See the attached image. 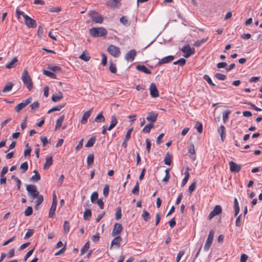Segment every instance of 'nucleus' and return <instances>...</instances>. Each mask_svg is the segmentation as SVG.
<instances>
[{
    "instance_id": "f257e3e1",
    "label": "nucleus",
    "mask_w": 262,
    "mask_h": 262,
    "mask_svg": "<svg viewBox=\"0 0 262 262\" xmlns=\"http://www.w3.org/2000/svg\"><path fill=\"white\" fill-rule=\"evenodd\" d=\"M90 35L94 37H101L107 34V30L102 27L92 28L89 31Z\"/></svg>"
},
{
    "instance_id": "f03ea898",
    "label": "nucleus",
    "mask_w": 262,
    "mask_h": 262,
    "mask_svg": "<svg viewBox=\"0 0 262 262\" xmlns=\"http://www.w3.org/2000/svg\"><path fill=\"white\" fill-rule=\"evenodd\" d=\"M22 80L29 90H31L32 89L33 83L32 79L30 78L27 69H25L24 70L22 75Z\"/></svg>"
},
{
    "instance_id": "7ed1b4c3",
    "label": "nucleus",
    "mask_w": 262,
    "mask_h": 262,
    "mask_svg": "<svg viewBox=\"0 0 262 262\" xmlns=\"http://www.w3.org/2000/svg\"><path fill=\"white\" fill-rule=\"evenodd\" d=\"M26 190L28 191L29 195L31 198L32 202L36 196H38L39 192L37 189V187L35 185L30 184L26 187Z\"/></svg>"
},
{
    "instance_id": "20e7f679",
    "label": "nucleus",
    "mask_w": 262,
    "mask_h": 262,
    "mask_svg": "<svg viewBox=\"0 0 262 262\" xmlns=\"http://www.w3.org/2000/svg\"><path fill=\"white\" fill-rule=\"evenodd\" d=\"M214 234V231L213 230H211L209 232L206 243L204 247V251H208L210 249L213 240Z\"/></svg>"
},
{
    "instance_id": "39448f33",
    "label": "nucleus",
    "mask_w": 262,
    "mask_h": 262,
    "mask_svg": "<svg viewBox=\"0 0 262 262\" xmlns=\"http://www.w3.org/2000/svg\"><path fill=\"white\" fill-rule=\"evenodd\" d=\"M181 51L185 53L184 57L188 58L195 53L194 48H191L189 44H187L183 47L181 49Z\"/></svg>"
},
{
    "instance_id": "423d86ee",
    "label": "nucleus",
    "mask_w": 262,
    "mask_h": 262,
    "mask_svg": "<svg viewBox=\"0 0 262 262\" xmlns=\"http://www.w3.org/2000/svg\"><path fill=\"white\" fill-rule=\"evenodd\" d=\"M107 51L111 55L115 57H119L120 54V50L119 48L114 45H110L107 48Z\"/></svg>"
},
{
    "instance_id": "0eeeda50",
    "label": "nucleus",
    "mask_w": 262,
    "mask_h": 262,
    "mask_svg": "<svg viewBox=\"0 0 262 262\" xmlns=\"http://www.w3.org/2000/svg\"><path fill=\"white\" fill-rule=\"evenodd\" d=\"M24 20L25 25L29 28H34L37 26L36 21L28 15L25 16Z\"/></svg>"
},
{
    "instance_id": "6e6552de",
    "label": "nucleus",
    "mask_w": 262,
    "mask_h": 262,
    "mask_svg": "<svg viewBox=\"0 0 262 262\" xmlns=\"http://www.w3.org/2000/svg\"><path fill=\"white\" fill-rule=\"evenodd\" d=\"M32 100V97H30L28 98L27 99L23 100L21 103H19L15 107V111L16 112H20L23 108H25L28 104L31 103Z\"/></svg>"
},
{
    "instance_id": "1a4fd4ad",
    "label": "nucleus",
    "mask_w": 262,
    "mask_h": 262,
    "mask_svg": "<svg viewBox=\"0 0 262 262\" xmlns=\"http://www.w3.org/2000/svg\"><path fill=\"white\" fill-rule=\"evenodd\" d=\"M222 211V207L220 205H216L213 210L209 213L208 219L211 220L214 216L220 214Z\"/></svg>"
},
{
    "instance_id": "9d476101",
    "label": "nucleus",
    "mask_w": 262,
    "mask_h": 262,
    "mask_svg": "<svg viewBox=\"0 0 262 262\" xmlns=\"http://www.w3.org/2000/svg\"><path fill=\"white\" fill-rule=\"evenodd\" d=\"M229 164L230 166V170L232 172L236 173L241 170V165L237 164L233 161H230Z\"/></svg>"
},
{
    "instance_id": "9b49d317",
    "label": "nucleus",
    "mask_w": 262,
    "mask_h": 262,
    "mask_svg": "<svg viewBox=\"0 0 262 262\" xmlns=\"http://www.w3.org/2000/svg\"><path fill=\"white\" fill-rule=\"evenodd\" d=\"M123 230V227L121 224L115 223L112 232V235L115 236L119 234Z\"/></svg>"
},
{
    "instance_id": "f8f14e48",
    "label": "nucleus",
    "mask_w": 262,
    "mask_h": 262,
    "mask_svg": "<svg viewBox=\"0 0 262 262\" xmlns=\"http://www.w3.org/2000/svg\"><path fill=\"white\" fill-rule=\"evenodd\" d=\"M150 94L152 98L158 97L159 95V91L157 88L156 85L154 83H151L149 88Z\"/></svg>"
},
{
    "instance_id": "ddd939ff",
    "label": "nucleus",
    "mask_w": 262,
    "mask_h": 262,
    "mask_svg": "<svg viewBox=\"0 0 262 262\" xmlns=\"http://www.w3.org/2000/svg\"><path fill=\"white\" fill-rule=\"evenodd\" d=\"M136 54L137 52L136 50L132 49L126 54L125 59L128 61H132L134 60Z\"/></svg>"
},
{
    "instance_id": "4468645a",
    "label": "nucleus",
    "mask_w": 262,
    "mask_h": 262,
    "mask_svg": "<svg viewBox=\"0 0 262 262\" xmlns=\"http://www.w3.org/2000/svg\"><path fill=\"white\" fill-rule=\"evenodd\" d=\"M158 114L154 112H150L148 113L146 117V120L151 123L155 122L158 118Z\"/></svg>"
},
{
    "instance_id": "2eb2a0df",
    "label": "nucleus",
    "mask_w": 262,
    "mask_h": 262,
    "mask_svg": "<svg viewBox=\"0 0 262 262\" xmlns=\"http://www.w3.org/2000/svg\"><path fill=\"white\" fill-rule=\"evenodd\" d=\"M174 58V56L172 55H169L163 57L160 59L157 63L158 66H161L164 63H167L172 61Z\"/></svg>"
},
{
    "instance_id": "dca6fc26",
    "label": "nucleus",
    "mask_w": 262,
    "mask_h": 262,
    "mask_svg": "<svg viewBox=\"0 0 262 262\" xmlns=\"http://www.w3.org/2000/svg\"><path fill=\"white\" fill-rule=\"evenodd\" d=\"M92 110L93 108L84 113L82 117V119L81 120V124H85L87 122L88 118L91 116Z\"/></svg>"
},
{
    "instance_id": "f3484780",
    "label": "nucleus",
    "mask_w": 262,
    "mask_h": 262,
    "mask_svg": "<svg viewBox=\"0 0 262 262\" xmlns=\"http://www.w3.org/2000/svg\"><path fill=\"white\" fill-rule=\"evenodd\" d=\"M118 121L117 117L115 115H113L111 116V121L110 126L108 127V130H112L117 124Z\"/></svg>"
},
{
    "instance_id": "a211bd4d",
    "label": "nucleus",
    "mask_w": 262,
    "mask_h": 262,
    "mask_svg": "<svg viewBox=\"0 0 262 262\" xmlns=\"http://www.w3.org/2000/svg\"><path fill=\"white\" fill-rule=\"evenodd\" d=\"M91 18L93 21L96 23L101 24L103 22V18L101 15H98L95 13L94 15L91 16Z\"/></svg>"
},
{
    "instance_id": "6ab92c4d",
    "label": "nucleus",
    "mask_w": 262,
    "mask_h": 262,
    "mask_svg": "<svg viewBox=\"0 0 262 262\" xmlns=\"http://www.w3.org/2000/svg\"><path fill=\"white\" fill-rule=\"evenodd\" d=\"M136 69L140 72H142L147 74H150L151 71L148 70L145 66L138 64L136 66Z\"/></svg>"
},
{
    "instance_id": "aec40b11",
    "label": "nucleus",
    "mask_w": 262,
    "mask_h": 262,
    "mask_svg": "<svg viewBox=\"0 0 262 262\" xmlns=\"http://www.w3.org/2000/svg\"><path fill=\"white\" fill-rule=\"evenodd\" d=\"M56 203L55 202L52 203L51 207L50 209L49 212V217L50 218H53L55 214V210L57 207Z\"/></svg>"
},
{
    "instance_id": "412c9836",
    "label": "nucleus",
    "mask_w": 262,
    "mask_h": 262,
    "mask_svg": "<svg viewBox=\"0 0 262 262\" xmlns=\"http://www.w3.org/2000/svg\"><path fill=\"white\" fill-rule=\"evenodd\" d=\"M122 241V238L120 236H117L115 237L111 242V248L112 247L113 245L117 246V248H119L120 245V242Z\"/></svg>"
},
{
    "instance_id": "4be33fe9",
    "label": "nucleus",
    "mask_w": 262,
    "mask_h": 262,
    "mask_svg": "<svg viewBox=\"0 0 262 262\" xmlns=\"http://www.w3.org/2000/svg\"><path fill=\"white\" fill-rule=\"evenodd\" d=\"M218 133L220 134L221 140L223 141L226 137L225 127L221 125L218 129Z\"/></svg>"
},
{
    "instance_id": "5701e85b",
    "label": "nucleus",
    "mask_w": 262,
    "mask_h": 262,
    "mask_svg": "<svg viewBox=\"0 0 262 262\" xmlns=\"http://www.w3.org/2000/svg\"><path fill=\"white\" fill-rule=\"evenodd\" d=\"M34 175L31 177L30 180L32 182H37L40 180V176L37 170L33 171Z\"/></svg>"
},
{
    "instance_id": "b1692460",
    "label": "nucleus",
    "mask_w": 262,
    "mask_h": 262,
    "mask_svg": "<svg viewBox=\"0 0 262 262\" xmlns=\"http://www.w3.org/2000/svg\"><path fill=\"white\" fill-rule=\"evenodd\" d=\"M53 163L52 157H49L46 159V163L44 165L43 168L45 169H48Z\"/></svg>"
},
{
    "instance_id": "393cba45",
    "label": "nucleus",
    "mask_w": 262,
    "mask_h": 262,
    "mask_svg": "<svg viewBox=\"0 0 262 262\" xmlns=\"http://www.w3.org/2000/svg\"><path fill=\"white\" fill-rule=\"evenodd\" d=\"M18 62L17 57H15L13 58L12 60L6 64V67L7 69H11L15 67V63Z\"/></svg>"
},
{
    "instance_id": "a878e982",
    "label": "nucleus",
    "mask_w": 262,
    "mask_h": 262,
    "mask_svg": "<svg viewBox=\"0 0 262 262\" xmlns=\"http://www.w3.org/2000/svg\"><path fill=\"white\" fill-rule=\"evenodd\" d=\"M64 116L62 115L57 120L56 123V126H55L56 130L58 129L61 126V125L64 120Z\"/></svg>"
},
{
    "instance_id": "bb28decb",
    "label": "nucleus",
    "mask_w": 262,
    "mask_h": 262,
    "mask_svg": "<svg viewBox=\"0 0 262 262\" xmlns=\"http://www.w3.org/2000/svg\"><path fill=\"white\" fill-rule=\"evenodd\" d=\"M92 216V212L91 209H86L84 212L83 218L86 221H89Z\"/></svg>"
},
{
    "instance_id": "cd10ccee",
    "label": "nucleus",
    "mask_w": 262,
    "mask_h": 262,
    "mask_svg": "<svg viewBox=\"0 0 262 262\" xmlns=\"http://www.w3.org/2000/svg\"><path fill=\"white\" fill-rule=\"evenodd\" d=\"M154 125L153 123H149L146 125L142 129V132L144 133H149L150 129L153 128Z\"/></svg>"
},
{
    "instance_id": "c85d7f7f",
    "label": "nucleus",
    "mask_w": 262,
    "mask_h": 262,
    "mask_svg": "<svg viewBox=\"0 0 262 262\" xmlns=\"http://www.w3.org/2000/svg\"><path fill=\"white\" fill-rule=\"evenodd\" d=\"M63 98L62 94L59 92L57 95H53L52 96V100L53 102H57Z\"/></svg>"
},
{
    "instance_id": "c756f323",
    "label": "nucleus",
    "mask_w": 262,
    "mask_h": 262,
    "mask_svg": "<svg viewBox=\"0 0 262 262\" xmlns=\"http://www.w3.org/2000/svg\"><path fill=\"white\" fill-rule=\"evenodd\" d=\"M105 118L103 116L102 112H100L96 117L95 121L96 122H103L105 121Z\"/></svg>"
},
{
    "instance_id": "7c9ffc66",
    "label": "nucleus",
    "mask_w": 262,
    "mask_h": 262,
    "mask_svg": "<svg viewBox=\"0 0 262 262\" xmlns=\"http://www.w3.org/2000/svg\"><path fill=\"white\" fill-rule=\"evenodd\" d=\"M36 200L35 201V208H36L37 206L40 205L43 200V197L42 195L39 194V193L38 194L37 196H36Z\"/></svg>"
},
{
    "instance_id": "2f4dec72",
    "label": "nucleus",
    "mask_w": 262,
    "mask_h": 262,
    "mask_svg": "<svg viewBox=\"0 0 262 262\" xmlns=\"http://www.w3.org/2000/svg\"><path fill=\"white\" fill-rule=\"evenodd\" d=\"M65 105L66 103H63L62 104L58 105L55 107H53L48 111V113H50L54 111H59L61 108H62L65 106Z\"/></svg>"
},
{
    "instance_id": "473e14b6",
    "label": "nucleus",
    "mask_w": 262,
    "mask_h": 262,
    "mask_svg": "<svg viewBox=\"0 0 262 262\" xmlns=\"http://www.w3.org/2000/svg\"><path fill=\"white\" fill-rule=\"evenodd\" d=\"M79 57L85 61H88L91 59L90 56L88 53H86L85 51L83 52Z\"/></svg>"
},
{
    "instance_id": "72a5a7b5",
    "label": "nucleus",
    "mask_w": 262,
    "mask_h": 262,
    "mask_svg": "<svg viewBox=\"0 0 262 262\" xmlns=\"http://www.w3.org/2000/svg\"><path fill=\"white\" fill-rule=\"evenodd\" d=\"M96 141V137H93L89 139L86 144H85V146L86 147H90L94 145V143Z\"/></svg>"
},
{
    "instance_id": "f704fd0d",
    "label": "nucleus",
    "mask_w": 262,
    "mask_h": 262,
    "mask_svg": "<svg viewBox=\"0 0 262 262\" xmlns=\"http://www.w3.org/2000/svg\"><path fill=\"white\" fill-rule=\"evenodd\" d=\"M43 74L49 77H51L53 79H56V75L53 72L44 70L43 71Z\"/></svg>"
},
{
    "instance_id": "c9c22d12",
    "label": "nucleus",
    "mask_w": 262,
    "mask_h": 262,
    "mask_svg": "<svg viewBox=\"0 0 262 262\" xmlns=\"http://www.w3.org/2000/svg\"><path fill=\"white\" fill-rule=\"evenodd\" d=\"M94 156L93 154H89L87 157V164L88 166L91 165L94 163Z\"/></svg>"
},
{
    "instance_id": "e433bc0d",
    "label": "nucleus",
    "mask_w": 262,
    "mask_h": 262,
    "mask_svg": "<svg viewBox=\"0 0 262 262\" xmlns=\"http://www.w3.org/2000/svg\"><path fill=\"white\" fill-rule=\"evenodd\" d=\"M171 163V158L169 152H167L164 159V163L167 165H170Z\"/></svg>"
},
{
    "instance_id": "4c0bfd02",
    "label": "nucleus",
    "mask_w": 262,
    "mask_h": 262,
    "mask_svg": "<svg viewBox=\"0 0 262 262\" xmlns=\"http://www.w3.org/2000/svg\"><path fill=\"white\" fill-rule=\"evenodd\" d=\"M90 247L89 241L87 242L82 247L80 251V254L83 255L89 249Z\"/></svg>"
},
{
    "instance_id": "58836bf2",
    "label": "nucleus",
    "mask_w": 262,
    "mask_h": 262,
    "mask_svg": "<svg viewBox=\"0 0 262 262\" xmlns=\"http://www.w3.org/2000/svg\"><path fill=\"white\" fill-rule=\"evenodd\" d=\"M194 128L197 129L199 133L201 134L203 132V125L201 122L199 121L196 122Z\"/></svg>"
},
{
    "instance_id": "ea45409f",
    "label": "nucleus",
    "mask_w": 262,
    "mask_h": 262,
    "mask_svg": "<svg viewBox=\"0 0 262 262\" xmlns=\"http://www.w3.org/2000/svg\"><path fill=\"white\" fill-rule=\"evenodd\" d=\"M70 230V223L68 221H65L63 224V231L64 234H67Z\"/></svg>"
},
{
    "instance_id": "a19ab883",
    "label": "nucleus",
    "mask_w": 262,
    "mask_h": 262,
    "mask_svg": "<svg viewBox=\"0 0 262 262\" xmlns=\"http://www.w3.org/2000/svg\"><path fill=\"white\" fill-rule=\"evenodd\" d=\"M142 217L143 219V220L146 222H147L150 218L149 213L145 210H144L143 211Z\"/></svg>"
},
{
    "instance_id": "79ce46f5",
    "label": "nucleus",
    "mask_w": 262,
    "mask_h": 262,
    "mask_svg": "<svg viewBox=\"0 0 262 262\" xmlns=\"http://www.w3.org/2000/svg\"><path fill=\"white\" fill-rule=\"evenodd\" d=\"M98 194L97 192L95 191V192H93V193L92 194V195L91 196V202L94 204L96 203V201L98 200Z\"/></svg>"
},
{
    "instance_id": "37998d69",
    "label": "nucleus",
    "mask_w": 262,
    "mask_h": 262,
    "mask_svg": "<svg viewBox=\"0 0 262 262\" xmlns=\"http://www.w3.org/2000/svg\"><path fill=\"white\" fill-rule=\"evenodd\" d=\"M186 62V60L185 59H184L183 58H181L179 59V60L173 62V64H175V65L179 64L180 66H183L185 64Z\"/></svg>"
},
{
    "instance_id": "c03bdc74",
    "label": "nucleus",
    "mask_w": 262,
    "mask_h": 262,
    "mask_svg": "<svg viewBox=\"0 0 262 262\" xmlns=\"http://www.w3.org/2000/svg\"><path fill=\"white\" fill-rule=\"evenodd\" d=\"M13 84L11 82L7 83L4 87V88L3 89V92L5 93V92H7L11 91L13 87Z\"/></svg>"
},
{
    "instance_id": "a18cd8bd",
    "label": "nucleus",
    "mask_w": 262,
    "mask_h": 262,
    "mask_svg": "<svg viewBox=\"0 0 262 262\" xmlns=\"http://www.w3.org/2000/svg\"><path fill=\"white\" fill-rule=\"evenodd\" d=\"M203 78L210 85H211L212 86H216V85L214 83H213V82L212 81L211 79L210 78V77L208 75H204V76H203Z\"/></svg>"
},
{
    "instance_id": "49530a36",
    "label": "nucleus",
    "mask_w": 262,
    "mask_h": 262,
    "mask_svg": "<svg viewBox=\"0 0 262 262\" xmlns=\"http://www.w3.org/2000/svg\"><path fill=\"white\" fill-rule=\"evenodd\" d=\"M132 193L135 195H138L139 193V182L137 181L133 189L132 190Z\"/></svg>"
},
{
    "instance_id": "de8ad7c7",
    "label": "nucleus",
    "mask_w": 262,
    "mask_h": 262,
    "mask_svg": "<svg viewBox=\"0 0 262 262\" xmlns=\"http://www.w3.org/2000/svg\"><path fill=\"white\" fill-rule=\"evenodd\" d=\"M230 114V110H226L225 111L223 114V120L224 123H226L229 118V115Z\"/></svg>"
},
{
    "instance_id": "09e8293b",
    "label": "nucleus",
    "mask_w": 262,
    "mask_h": 262,
    "mask_svg": "<svg viewBox=\"0 0 262 262\" xmlns=\"http://www.w3.org/2000/svg\"><path fill=\"white\" fill-rule=\"evenodd\" d=\"M121 208L120 207H118L117 208V210L115 214V217L117 220H119L121 218Z\"/></svg>"
},
{
    "instance_id": "8fccbe9b",
    "label": "nucleus",
    "mask_w": 262,
    "mask_h": 262,
    "mask_svg": "<svg viewBox=\"0 0 262 262\" xmlns=\"http://www.w3.org/2000/svg\"><path fill=\"white\" fill-rule=\"evenodd\" d=\"M207 39L208 37L206 38H203L201 40H198L194 43L193 45L195 47H200V46H201L202 44L205 42L207 40Z\"/></svg>"
},
{
    "instance_id": "3c124183",
    "label": "nucleus",
    "mask_w": 262,
    "mask_h": 262,
    "mask_svg": "<svg viewBox=\"0 0 262 262\" xmlns=\"http://www.w3.org/2000/svg\"><path fill=\"white\" fill-rule=\"evenodd\" d=\"M26 216H30L33 213V208L31 206L28 207L24 212Z\"/></svg>"
},
{
    "instance_id": "603ef678",
    "label": "nucleus",
    "mask_w": 262,
    "mask_h": 262,
    "mask_svg": "<svg viewBox=\"0 0 262 262\" xmlns=\"http://www.w3.org/2000/svg\"><path fill=\"white\" fill-rule=\"evenodd\" d=\"M48 69L51 70V71H52L53 72H55L59 71L61 70L60 67L59 66H51V65L48 66Z\"/></svg>"
},
{
    "instance_id": "864d4df0",
    "label": "nucleus",
    "mask_w": 262,
    "mask_h": 262,
    "mask_svg": "<svg viewBox=\"0 0 262 262\" xmlns=\"http://www.w3.org/2000/svg\"><path fill=\"white\" fill-rule=\"evenodd\" d=\"M26 146L27 147V149H25V151H24V156L25 157H27V156H30V154H31V150H32V149L29 146V144L27 143L26 145Z\"/></svg>"
},
{
    "instance_id": "5fc2aeb1",
    "label": "nucleus",
    "mask_w": 262,
    "mask_h": 262,
    "mask_svg": "<svg viewBox=\"0 0 262 262\" xmlns=\"http://www.w3.org/2000/svg\"><path fill=\"white\" fill-rule=\"evenodd\" d=\"M196 182H193L189 187L188 188V192L191 194L192 192L194 190L196 187Z\"/></svg>"
},
{
    "instance_id": "6e6d98bb",
    "label": "nucleus",
    "mask_w": 262,
    "mask_h": 262,
    "mask_svg": "<svg viewBox=\"0 0 262 262\" xmlns=\"http://www.w3.org/2000/svg\"><path fill=\"white\" fill-rule=\"evenodd\" d=\"M109 70L112 73L115 74L117 72V69H116V65L114 63L111 62L110 64Z\"/></svg>"
},
{
    "instance_id": "4d7b16f0",
    "label": "nucleus",
    "mask_w": 262,
    "mask_h": 262,
    "mask_svg": "<svg viewBox=\"0 0 262 262\" xmlns=\"http://www.w3.org/2000/svg\"><path fill=\"white\" fill-rule=\"evenodd\" d=\"M109 193V185L106 184L104 186L103 190V194L105 197H107Z\"/></svg>"
},
{
    "instance_id": "13d9d810",
    "label": "nucleus",
    "mask_w": 262,
    "mask_h": 262,
    "mask_svg": "<svg viewBox=\"0 0 262 262\" xmlns=\"http://www.w3.org/2000/svg\"><path fill=\"white\" fill-rule=\"evenodd\" d=\"M20 168L23 170V172H25L28 169V164L27 162L23 163L20 166Z\"/></svg>"
},
{
    "instance_id": "bf43d9fd",
    "label": "nucleus",
    "mask_w": 262,
    "mask_h": 262,
    "mask_svg": "<svg viewBox=\"0 0 262 262\" xmlns=\"http://www.w3.org/2000/svg\"><path fill=\"white\" fill-rule=\"evenodd\" d=\"M16 15L18 19L20 18V15H22L24 18H25V16H27V15L23 11H21L18 9H16Z\"/></svg>"
},
{
    "instance_id": "052dcab7",
    "label": "nucleus",
    "mask_w": 262,
    "mask_h": 262,
    "mask_svg": "<svg viewBox=\"0 0 262 262\" xmlns=\"http://www.w3.org/2000/svg\"><path fill=\"white\" fill-rule=\"evenodd\" d=\"M215 77L217 79L220 80H224L226 78V75L221 74V73H216L215 74Z\"/></svg>"
},
{
    "instance_id": "680f3d73",
    "label": "nucleus",
    "mask_w": 262,
    "mask_h": 262,
    "mask_svg": "<svg viewBox=\"0 0 262 262\" xmlns=\"http://www.w3.org/2000/svg\"><path fill=\"white\" fill-rule=\"evenodd\" d=\"M34 233V230L33 229H29L27 233L25 234V238L27 239L30 238Z\"/></svg>"
},
{
    "instance_id": "e2e57ef3",
    "label": "nucleus",
    "mask_w": 262,
    "mask_h": 262,
    "mask_svg": "<svg viewBox=\"0 0 262 262\" xmlns=\"http://www.w3.org/2000/svg\"><path fill=\"white\" fill-rule=\"evenodd\" d=\"M11 179L14 180L16 183H18L17 189L19 190L20 188V185H21V183L20 180L18 178H17L16 177H15L14 176H11Z\"/></svg>"
},
{
    "instance_id": "0e129e2a",
    "label": "nucleus",
    "mask_w": 262,
    "mask_h": 262,
    "mask_svg": "<svg viewBox=\"0 0 262 262\" xmlns=\"http://www.w3.org/2000/svg\"><path fill=\"white\" fill-rule=\"evenodd\" d=\"M30 106L31 107L32 110H34L39 107V103L37 101H35L30 105Z\"/></svg>"
},
{
    "instance_id": "69168bd1",
    "label": "nucleus",
    "mask_w": 262,
    "mask_h": 262,
    "mask_svg": "<svg viewBox=\"0 0 262 262\" xmlns=\"http://www.w3.org/2000/svg\"><path fill=\"white\" fill-rule=\"evenodd\" d=\"M102 60L101 63L103 66H105L107 63V57L104 53L101 54Z\"/></svg>"
},
{
    "instance_id": "338daca9",
    "label": "nucleus",
    "mask_w": 262,
    "mask_h": 262,
    "mask_svg": "<svg viewBox=\"0 0 262 262\" xmlns=\"http://www.w3.org/2000/svg\"><path fill=\"white\" fill-rule=\"evenodd\" d=\"M64 179V177L63 174L61 175L60 177L59 178L58 181H57V186L60 187L63 182V180Z\"/></svg>"
},
{
    "instance_id": "774afa93",
    "label": "nucleus",
    "mask_w": 262,
    "mask_h": 262,
    "mask_svg": "<svg viewBox=\"0 0 262 262\" xmlns=\"http://www.w3.org/2000/svg\"><path fill=\"white\" fill-rule=\"evenodd\" d=\"M99 233H96L94 235H93L92 237V240L94 243H97L99 240Z\"/></svg>"
}]
</instances>
